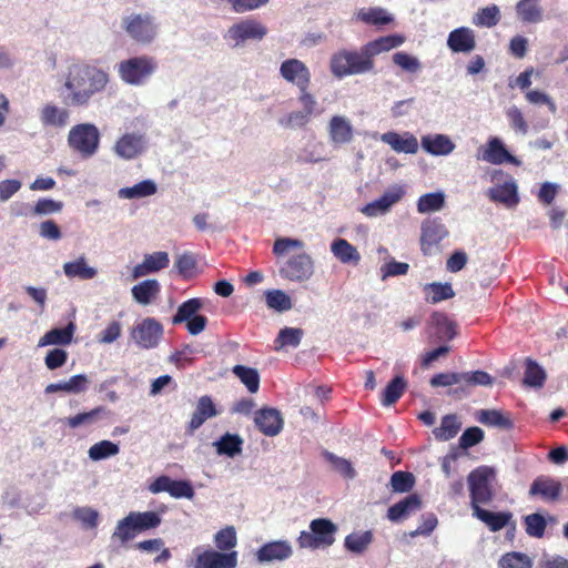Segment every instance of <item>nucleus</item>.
Segmentation results:
<instances>
[{
  "mask_svg": "<svg viewBox=\"0 0 568 568\" xmlns=\"http://www.w3.org/2000/svg\"><path fill=\"white\" fill-rule=\"evenodd\" d=\"M60 82V97L65 105L87 108L94 95L105 90L110 74L93 64L74 61L62 72Z\"/></svg>",
  "mask_w": 568,
  "mask_h": 568,
  "instance_id": "nucleus-1",
  "label": "nucleus"
},
{
  "mask_svg": "<svg viewBox=\"0 0 568 568\" xmlns=\"http://www.w3.org/2000/svg\"><path fill=\"white\" fill-rule=\"evenodd\" d=\"M304 246L303 241L293 237L282 236L274 241L272 252L277 258L278 275L282 278L303 283L314 275L315 264L310 254L301 252L285 258L290 251L302 250Z\"/></svg>",
  "mask_w": 568,
  "mask_h": 568,
  "instance_id": "nucleus-2",
  "label": "nucleus"
},
{
  "mask_svg": "<svg viewBox=\"0 0 568 568\" xmlns=\"http://www.w3.org/2000/svg\"><path fill=\"white\" fill-rule=\"evenodd\" d=\"M334 77L343 79L349 75L369 73L375 69V62L367 59L363 47L359 50H339L335 52L329 62Z\"/></svg>",
  "mask_w": 568,
  "mask_h": 568,
  "instance_id": "nucleus-3",
  "label": "nucleus"
},
{
  "mask_svg": "<svg viewBox=\"0 0 568 568\" xmlns=\"http://www.w3.org/2000/svg\"><path fill=\"white\" fill-rule=\"evenodd\" d=\"M159 68L158 60L148 54L131 57L116 64L119 78L133 87L144 85Z\"/></svg>",
  "mask_w": 568,
  "mask_h": 568,
  "instance_id": "nucleus-4",
  "label": "nucleus"
},
{
  "mask_svg": "<svg viewBox=\"0 0 568 568\" xmlns=\"http://www.w3.org/2000/svg\"><path fill=\"white\" fill-rule=\"evenodd\" d=\"M337 526L327 518H316L310 523V530L301 531L297 545L302 549L327 548L335 542Z\"/></svg>",
  "mask_w": 568,
  "mask_h": 568,
  "instance_id": "nucleus-5",
  "label": "nucleus"
},
{
  "mask_svg": "<svg viewBox=\"0 0 568 568\" xmlns=\"http://www.w3.org/2000/svg\"><path fill=\"white\" fill-rule=\"evenodd\" d=\"M122 29L136 43L151 44L159 34L156 19L150 13H131L122 19Z\"/></svg>",
  "mask_w": 568,
  "mask_h": 568,
  "instance_id": "nucleus-6",
  "label": "nucleus"
},
{
  "mask_svg": "<svg viewBox=\"0 0 568 568\" xmlns=\"http://www.w3.org/2000/svg\"><path fill=\"white\" fill-rule=\"evenodd\" d=\"M68 144L83 159H89L93 156L99 149V129L93 123L77 124L69 131Z\"/></svg>",
  "mask_w": 568,
  "mask_h": 568,
  "instance_id": "nucleus-7",
  "label": "nucleus"
},
{
  "mask_svg": "<svg viewBox=\"0 0 568 568\" xmlns=\"http://www.w3.org/2000/svg\"><path fill=\"white\" fill-rule=\"evenodd\" d=\"M495 470L487 466H480L468 475L471 509L480 504H488L493 500L494 491L491 484L495 480Z\"/></svg>",
  "mask_w": 568,
  "mask_h": 568,
  "instance_id": "nucleus-8",
  "label": "nucleus"
},
{
  "mask_svg": "<svg viewBox=\"0 0 568 568\" xmlns=\"http://www.w3.org/2000/svg\"><path fill=\"white\" fill-rule=\"evenodd\" d=\"M267 34V28L255 19H244L232 24L224 39L233 48L243 47L247 41H261Z\"/></svg>",
  "mask_w": 568,
  "mask_h": 568,
  "instance_id": "nucleus-9",
  "label": "nucleus"
},
{
  "mask_svg": "<svg viewBox=\"0 0 568 568\" xmlns=\"http://www.w3.org/2000/svg\"><path fill=\"white\" fill-rule=\"evenodd\" d=\"M163 335V326L153 317H146L132 329L131 336L141 348L150 349L158 346Z\"/></svg>",
  "mask_w": 568,
  "mask_h": 568,
  "instance_id": "nucleus-10",
  "label": "nucleus"
},
{
  "mask_svg": "<svg viewBox=\"0 0 568 568\" xmlns=\"http://www.w3.org/2000/svg\"><path fill=\"white\" fill-rule=\"evenodd\" d=\"M196 558L193 568H235L237 566V551L221 552L217 550L194 549Z\"/></svg>",
  "mask_w": 568,
  "mask_h": 568,
  "instance_id": "nucleus-11",
  "label": "nucleus"
},
{
  "mask_svg": "<svg viewBox=\"0 0 568 568\" xmlns=\"http://www.w3.org/2000/svg\"><path fill=\"white\" fill-rule=\"evenodd\" d=\"M402 186H393L384 192L377 200L369 202L359 209V212L367 217H378L386 215L393 205L398 203L404 196Z\"/></svg>",
  "mask_w": 568,
  "mask_h": 568,
  "instance_id": "nucleus-12",
  "label": "nucleus"
},
{
  "mask_svg": "<svg viewBox=\"0 0 568 568\" xmlns=\"http://www.w3.org/2000/svg\"><path fill=\"white\" fill-rule=\"evenodd\" d=\"M477 159L494 165L503 163H510L516 166L521 165V161L513 155L497 136H493L487 141L486 148L481 150V154Z\"/></svg>",
  "mask_w": 568,
  "mask_h": 568,
  "instance_id": "nucleus-13",
  "label": "nucleus"
},
{
  "mask_svg": "<svg viewBox=\"0 0 568 568\" xmlns=\"http://www.w3.org/2000/svg\"><path fill=\"white\" fill-rule=\"evenodd\" d=\"M281 77L297 87V89L308 88L311 83V72L307 65L298 59H287L280 67Z\"/></svg>",
  "mask_w": 568,
  "mask_h": 568,
  "instance_id": "nucleus-14",
  "label": "nucleus"
},
{
  "mask_svg": "<svg viewBox=\"0 0 568 568\" xmlns=\"http://www.w3.org/2000/svg\"><path fill=\"white\" fill-rule=\"evenodd\" d=\"M486 195L491 202L501 204L506 209H515L520 201L518 185L513 178L489 187Z\"/></svg>",
  "mask_w": 568,
  "mask_h": 568,
  "instance_id": "nucleus-15",
  "label": "nucleus"
},
{
  "mask_svg": "<svg viewBox=\"0 0 568 568\" xmlns=\"http://www.w3.org/2000/svg\"><path fill=\"white\" fill-rule=\"evenodd\" d=\"M146 149V140L140 133H125L114 144L113 152L123 160H132Z\"/></svg>",
  "mask_w": 568,
  "mask_h": 568,
  "instance_id": "nucleus-16",
  "label": "nucleus"
},
{
  "mask_svg": "<svg viewBox=\"0 0 568 568\" xmlns=\"http://www.w3.org/2000/svg\"><path fill=\"white\" fill-rule=\"evenodd\" d=\"M293 548L287 540H274L264 544L255 552V558L258 564H272L274 561H284L291 558Z\"/></svg>",
  "mask_w": 568,
  "mask_h": 568,
  "instance_id": "nucleus-17",
  "label": "nucleus"
},
{
  "mask_svg": "<svg viewBox=\"0 0 568 568\" xmlns=\"http://www.w3.org/2000/svg\"><path fill=\"white\" fill-rule=\"evenodd\" d=\"M254 423L265 436H276L283 428L284 420L275 408H262L255 413Z\"/></svg>",
  "mask_w": 568,
  "mask_h": 568,
  "instance_id": "nucleus-18",
  "label": "nucleus"
},
{
  "mask_svg": "<svg viewBox=\"0 0 568 568\" xmlns=\"http://www.w3.org/2000/svg\"><path fill=\"white\" fill-rule=\"evenodd\" d=\"M420 145L425 152L434 156H447L453 153L456 148L453 140L442 133L423 135Z\"/></svg>",
  "mask_w": 568,
  "mask_h": 568,
  "instance_id": "nucleus-19",
  "label": "nucleus"
},
{
  "mask_svg": "<svg viewBox=\"0 0 568 568\" xmlns=\"http://www.w3.org/2000/svg\"><path fill=\"white\" fill-rule=\"evenodd\" d=\"M447 47L455 53H469L476 48L474 30L468 27H459L449 32Z\"/></svg>",
  "mask_w": 568,
  "mask_h": 568,
  "instance_id": "nucleus-20",
  "label": "nucleus"
},
{
  "mask_svg": "<svg viewBox=\"0 0 568 568\" xmlns=\"http://www.w3.org/2000/svg\"><path fill=\"white\" fill-rule=\"evenodd\" d=\"M381 140L397 153L415 154L418 151V141L410 132L388 131L382 134Z\"/></svg>",
  "mask_w": 568,
  "mask_h": 568,
  "instance_id": "nucleus-21",
  "label": "nucleus"
},
{
  "mask_svg": "<svg viewBox=\"0 0 568 568\" xmlns=\"http://www.w3.org/2000/svg\"><path fill=\"white\" fill-rule=\"evenodd\" d=\"M422 508V500L417 494H410L390 506L387 510V518L393 523H399Z\"/></svg>",
  "mask_w": 568,
  "mask_h": 568,
  "instance_id": "nucleus-22",
  "label": "nucleus"
},
{
  "mask_svg": "<svg viewBox=\"0 0 568 568\" xmlns=\"http://www.w3.org/2000/svg\"><path fill=\"white\" fill-rule=\"evenodd\" d=\"M353 125L344 115H334L328 122V135L334 145L347 144L353 140Z\"/></svg>",
  "mask_w": 568,
  "mask_h": 568,
  "instance_id": "nucleus-23",
  "label": "nucleus"
},
{
  "mask_svg": "<svg viewBox=\"0 0 568 568\" xmlns=\"http://www.w3.org/2000/svg\"><path fill=\"white\" fill-rule=\"evenodd\" d=\"M405 42V37L400 34H388L379 37L362 45L367 59L374 61V58L381 53L388 52L400 47Z\"/></svg>",
  "mask_w": 568,
  "mask_h": 568,
  "instance_id": "nucleus-24",
  "label": "nucleus"
},
{
  "mask_svg": "<svg viewBox=\"0 0 568 568\" xmlns=\"http://www.w3.org/2000/svg\"><path fill=\"white\" fill-rule=\"evenodd\" d=\"M217 414L219 412L216 410L212 398L207 395L201 396L189 423V434H193L194 430L199 429L206 419L215 417Z\"/></svg>",
  "mask_w": 568,
  "mask_h": 568,
  "instance_id": "nucleus-25",
  "label": "nucleus"
},
{
  "mask_svg": "<svg viewBox=\"0 0 568 568\" xmlns=\"http://www.w3.org/2000/svg\"><path fill=\"white\" fill-rule=\"evenodd\" d=\"M39 118L43 126L62 129L69 123L70 112L65 108L48 103L41 108Z\"/></svg>",
  "mask_w": 568,
  "mask_h": 568,
  "instance_id": "nucleus-26",
  "label": "nucleus"
},
{
  "mask_svg": "<svg viewBox=\"0 0 568 568\" xmlns=\"http://www.w3.org/2000/svg\"><path fill=\"white\" fill-rule=\"evenodd\" d=\"M62 268L64 275L70 280L89 281L98 275V270L88 264V260L83 254L73 261L65 262Z\"/></svg>",
  "mask_w": 568,
  "mask_h": 568,
  "instance_id": "nucleus-27",
  "label": "nucleus"
},
{
  "mask_svg": "<svg viewBox=\"0 0 568 568\" xmlns=\"http://www.w3.org/2000/svg\"><path fill=\"white\" fill-rule=\"evenodd\" d=\"M89 378L85 374H77L71 376L68 381H60L45 386V394H53L63 392L68 394L84 393L89 387Z\"/></svg>",
  "mask_w": 568,
  "mask_h": 568,
  "instance_id": "nucleus-28",
  "label": "nucleus"
},
{
  "mask_svg": "<svg viewBox=\"0 0 568 568\" xmlns=\"http://www.w3.org/2000/svg\"><path fill=\"white\" fill-rule=\"evenodd\" d=\"M474 517L483 521L491 531H499L511 521L513 514L509 511L494 513L476 506L473 510Z\"/></svg>",
  "mask_w": 568,
  "mask_h": 568,
  "instance_id": "nucleus-29",
  "label": "nucleus"
},
{
  "mask_svg": "<svg viewBox=\"0 0 568 568\" xmlns=\"http://www.w3.org/2000/svg\"><path fill=\"white\" fill-rule=\"evenodd\" d=\"M422 245L433 246L442 242L447 235L448 231L439 219L426 220L422 224Z\"/></svg>",
  "mask_w": 568,
  "mask_h": 568,
  "instance_id": "nucleus-30",
  "label": "nucleus"
},
{
  "mask_svg": "<svg viewBox=\"0 0 568 568\" xmlns=\"http://www.w3.org/2000/svg\"><path fill=\"white\" fill-rule=\"evenodd\" d=\"M75 332V324L70 322L65 327H55L48 331L38 343L39 347L49 345L65 346L72 342Z\"/></svg>",
  "mask_w": 568,
  "mask_h": 568,
  "instance_id": "nucleus-31",
  "label": "nucleus"
},
{
  "mask_svg": "<svg viewBox=\"0 0 568 568\" xmlns=\"http://www.w3.org/2000/svg\"><path fill=\"white\" fill-rule=\"evenodd\" d=\"M562 489L560 481L549 477H538L535 479L529 488V494L540 495L546 500L558 499Z\"/></svg>",
  "mask_w": 568,
  "mask_h": 568,
  "instance_id": "nucleus-32",
  "label": "nucleus"
},
{
  "mask_svg": "<svg viewBox=\"0 0 568 568\" xmlns=\"http://www.w3.org/2000/svg\"><path fill=\"white\" fill-rule=\"evenodd\" d=\"M476 419L486 426L509 430L514 423L508 415L498 409H480L476 413Z\"/></svg>",
  "mask_w": 568,
  "mask_h": 568,
  "instance_id": "nucleus-33",
  "label": "nucleus"
},
{
  "mask_svg": "<svg viewBox=\"0 0 568 568\" xmlns=\"http://www.w3.org/2000/svg\"><path fill=\"white\" fill-rule=\"evenodd\" d=\"M356 20L369 26H385L394 21V17L384 8H362L355 13Z\"/></svg>",
  "mask_w": 568,
  "mask_h": 568,
  "instance_id": "nucleus-34",
  "label": "nucleus"
},
{
  "mask_svg": "<svg viewBox=\"0 0 568 568\" xmlns=\"http://www.w3.org/2000/svg\"><path fill=\"white\" fill-rule=\"evenodd\" d=\"M243 439L237 434L225 433L213 443L216 453L221 456L234 458L242 453Z\"/></svg>",
  "mask_w": 568,
  "mask_h": 568,
  "instance_id": "nucleus-35",
  "label": "nucleus"
},
{
  "mask_svg": "<svg viewBox=\"0 0 568 568\" xmlns=\"http://www.w3.org/2000/svg\"><path fill=\"white\" fill-rule=\"evenodd\" d=\"M158 192L156 183L146 179L143 180L132 186L121 187L118 191V196L120 199L133 200V199H143L148 196H152Z\"/></svg>",
  "mask_w": 568,
  "mask_h": 568,
  "instance_id": "nucleus-36",
  "label": "nucleus"
},
{
  "mask_svg": "<svg viewBox=\"0 0 568 568\" xmlns=\"http://www.w3.org/2000/svg\"><path fill=\"white\" fill-rule=\"evenodd\" d=\"M373 539L372 530L354 531L345 537L344 547L351 554L362 555L368 549Z\"/></svg>",
  "mask_w": 568,
  "mask_h": 568,
  "instance_id": "nucleus-37",
  "label": "nucleus"
},
{
  "mask_svg": "<svg viewBox=\"0 0 568 568\" xmlns=\"http://www.w3.org/2000/svg\"><path fill=\"white\" fill-rule=\"evenodd\" d=\"M159 292L160 284L156 280H144L131 290L133 298L142 305H149Z\"/></svg>",
  "mask_w": 568,
  "mask_h": 568,
  "instance_id": "nucleus-38",
  "label": "nucleus"
},
{
  "mask_svg": "<svg viewBox=\"0 0 568 568\" xmlns=\"http://www.w3.org/2000/svg\"><path fill=\"white\" fill-rule=\"evenodd\" d=\"M331 251L334 254V256L344 264H357L361 260V255L356 247L349 244L344 239L334 240L331 245Z\"/></svg>",
  "mask_w": 568,
  "mask_h": 568,
  "instance_id": "nucleus-39",
  "label": "nucleus"
},
{
  "mask_svg": "<svg viewBox=\"0 0 568 568\" xmlns=\"http://www.w3.org/2000/svg\"><path fill=\"white\" fill-rule=\"evenodd\" d=\"M540 0H520L516 6V11L521 21L527 23H537L542 20V8Z\"/></svg>",
  "mask_w": 568,
  "mask_h": 568,
  "instance_id": "nucleus-40",
  "label": "nucleus"
},
{
  "mask_svg": "<svg viewBox=\"0 0 568 568\" xmlns=\"http://www.w3.org/2000/svg\"><path fill=\"white\" fill-rule=\"evenodd\" d=\"M406 386L407 383L403 376H395L382 393V405L386 407L394 405L404 394Z\"/></svg>",
  "mask_w": 568,
  "mask_h": 568,
  "instance_id": "nucleus-41",
  "label": "nucleus"
},
{
  "mask_svg": "<svg viewBox=\"0 0 568 568\" xmlns=\"http://www.w3.org/2000/svg\"><path fill=\"white\" fill-rule=\"evenodd\" d=\"M203 300L199 297L190 298L179 305L176 313L172 317L174 325L186 323L189 320L195 317L199 311L203 307Z\"/></svg>",
  "mask_w": 568,
  "mask_h": 568,
  "instance_id": "nucleus-42",
  "label": "nucleus"
},
{
  "mask_svg": "<svg viewBox=\"0 0 568 568\" xmlns=\"http://www.w3.org/2000/svg\"><path fill=\"white\" fill-rule=\"evenodd\" d=\"M131 518L126 515L124 518L116 523V526L111 535L112 544L125 545L130 540L134 539L138 535Z\"/></svg>",
  "mask_w": 568,
  "mask_h": 568,
  "instance_id": "nucleus-43",
  "label": "nucleus"
},
{
  "mask_svg": "<svg viewBox=\"0 0 568 568\" xmlns=\"http://www.w3.org/2000/svg\"><path fill=\"white\" fill-rule=\"evenodd\" d=\"M105 414L106 408L104 406H98L90 412L79 413L74 416L68 417L65 419V424L73 429L80 426H90L95 424Z\"/></svg>",
  "mask_w": 568,
  "mask_h": 568,
  "instance_id": "nucleus-44",
  "label": "nucleus"
},
{
  "mask_svg": "<svg viewBox=\"0 0 568 568\" xmlns=\"http://www.w3.org/2000/svg\"><path fill=\"white\" fill-rule=\"evenodd\" d=\"M128 516L131 518L139 534L156 528L161 524V517L155 511H130Z\"/></svg>",
  "mask_w": 568,
  "mask_h": 568,
  "instance_id": "nucleus-45",
  "label": "nucleus"
},
{
  "mask_svg": "<svg viewBox=\"0 0 568 568\" xmlns=\"http://www.w3.org/2000/svg\"><path fill=\"white\" fill-rule=\"evenodd\" d=\"M72 519L79 521L83 529H95L99 525L100 514L89 506H77L71 513Z\"/></svg>",
  "mask_w": 568,
  "mask_h": 568,
  "instance_id": "nucleus-46",
  "label": "nucleus"
},
{
  "mask_svg": "<svg viewBox=\"0 0 568 568\" xmlns=\"http://www.w3.org/2000/svg\"><path fill=\"white\" fill-rule=\"evenodd\" d=\"M462 427V423L456 415H446L443 417L440 426L434 429L436 439L447 442L454 438Z\"/></svg>",
  "mask_w": 568,
  "mask_h": 568,
  "instance_id": "nucleus-47",
  "label": "nucleus"
},
{
  "mask_svg": "<svg viewBox=\"0 0 568 568\" xmlns=\"http://www.w3.org/2000/svg\"><path fill=\"white\" fill-rule=\"evenodd\" d=\"M265 302L268 308L280 313L287 312L293 307L291 297L282 290L266 291Z\"/></svg>",
  "mask_w": 568,
  "mask_h": 568,
  "instance_id": "nucleus-48",
  "label": "nucleus"
},
{
  "mask_svg": "<svg viewBox=\"0 0 568 568\" xmlns=\"http://www.w3.org/2000/svg\"><path fill=\"white\" fill-rule=\"evenodd\" d=\"M445 205L444 192H432L422 195L417 202V211L419 213L438 212Z\"/></svg>",
  "mask_w": 568,
  "mask_h": 568,
  "instance_id": "nucleus-49",
  "label": "nucleus"
},
{
  "mask_svg": "<svg viewBox=\"0 0 568 568\" xmlns=\"http://www.w3.org/2000/svg\"><path fill=\"white\" fill-rule=\"evenodd\" d=\"M119 452L120 448L118 444L104 439L92 445L88 450V455L91 460L99 462L115 456Z\"/></svg>",
  "mask_w": 568,
  "mask_h": 568,
  "instance_id": "nucleus-50",
  "label": "nucleus"
},
{
  "mask_svg": "<svg viewBox=\"0 0 568 568\" xmlns=\"http://www.w3.org/2000/svg\"><path fill=\"white\" fill-rule=\"evenodd\" d=\"M233 374L246 386L250 393H256L260 388V375L257 369L243 365H235Z\"/></svg>",
  "mask_w": 568,
  "mask_h": 568,
  "instance_id": "nucleus-51",
  "label": "nucleus"
},
{
  "mask_svg": "<svg viewBox=\"0 0 568 568\" xmlns=\"http://www.w3.org/2000/svg\"><path fill=\"white\" fill-rule=\"evenodd\" d=\"M500 20V10L496 4L485 7L473 17V23L477 27L493 28Z\"/></svg>",
  "mask_w": 568,
  "mask_h": 568,
  "instance_id": "nucleus-52",
  "label": "nucleus"
},
{
  "mask_svg": "<svg viewBox=\"0 0 568 568\" xmlns=\"http://www.w3.org/2000/svg\"><path fill=\"white\" fill-rule=\"evenodd\" d=\"M546 379V373L537 362L531 358L526 359V369L524 376V384L529 387L539 388L544 385Z\"/></svg>",
  "mask_w": 568,
  "mask_h": 568,
  "instance_id": "nucleus-53",
  "label": "nucleus"
},
{
  "mask_svg": "<svg viewBox=\"0 0 568 568\" xmlns=\"http://www.w3.org/2000/svg\"><path fill=\"white\" fill-rule=\"evenodd\" d=\"M323 457L333 466V468L339 473L343 477L354 479L356 477V470L348 459L339 457L328 450L323 452Z\"/></svg>",
  "mask_w": 568,
  "mask_h": 568,
  "instance_id": "nucleus-54",
  "label": "nucleus"
},
{
  "mask_svg": "<svg viewBox=\"0 0 568 568\" xmlns=\"http://www.w3.org/2000/svg\"><path fill=\"white\" fill-rule=\"evenodd\" d=\"M304 332L302 328L297 327H284L280 331L275 344L276 349L283 348L285 346L297 347L301 344Z\"/></svg>",
  "mask_w": 568,
  "mask_h": 568,
  "instance_id": "nucleus-55",
  "label": "nucleus"
},
{
  "mask_svg": "<svg viewBox=\"0 0 568 568\" xmlns=\"http://www.w3.org/2000/svg\"><path fill=\"white\" fill-rule=\"evenodd\" d=\"M424 291L432 293V296L427 300L433 304L452 298L455 295L454 290L449 283H428L425 285Z\"/></svg>",
  "mask_w": 568,
  "mask_h": 568,
  "instance_id": "nucleus-56",
  "label": "nucleus"
},
{
  "mask_svg": "<svg viewBox=\"0 0 568 568\" xmlns=\"http://www.w3.org/2000/svg\"><path fill=\"white\" fill-rule=\"evenodd\" d=\"M63 209V203L61 201H55L49 197L39 199L32 210L31 215L33 216H45L55 213H60Z\"/></svg>",
  "mask_w": 568,
  "mask_h": 568,
  "instance_id": "nucleus-57",
  "label": "nucleus"
},
{
  "mask_svg": "<svg viewBox=\"0 0 568 568\" xmlns=\"http://www.w3.org/2000/svg\"><path fill=\"white\" fill-rule=\"evenodd\" d=\"M390 487L394 493H407L415 485V477L412 473L398 470L390 477Z\"/></svg>",
  "mask_w": 568,
  "mask_h": 568,
  "instance_id": "nucleus-58",
  "label": "nucleus"
},
{
  "mask_svg": "<svg viewBox=\"0 0 568 568\" xmlns=\"http://www.w3.org/2000/svg\"><path fill=\"white\" fill-rule=\"evenodd\" d=\"M500 568H531V559L523 552L511 551L505 554L499 560Z\"/></svg>",
  "mask_w": 568,
  "mask_h": 568,
  "instance_id": "nucleus-59",
  "label": "nucleus"
},
{
  "mask_svg": "<svg viewBox=\"0 0 568 568\" xmlns=\"http://www.w3.org/2000/svg\"><path fill=\"white\" fill-rule=\"evenodd\" d=\"M214 542L220 550H231L236 546V531L233 526H227L214 535Z\"/></svg>",
  "mask_w": 568,
  "mask_h": 568,
  "instance_id": "nucleus-60",
  "label": "nucleus"
},
{
  "mask_svg": "<svg viewBox=\"0 0 568 568\" xmlns=\"http://www.w3.org/2000/svg\"><path fill=\"white\" fill-rule=\"evenodd\" d=\"M392 59L394 64H396L402 70L408 73H417L422 69L420 61L416 57L410 55L407 52L398 51L393 54Z\"/></svg>",
  "mask_w": 568,
  "mask_h": 568,
  "instance_id": "nucleus-61",
  "label": "nucleus"
},
{
  "mask_svg": "<svg viewBox=\"0 0 568 568\" xmlns=\"http://www.w3.org/2000/svg\"><path fill=\"white\" fill-rule=\"evenodd\" d=\"M432 324L437 328L440 337L453 339L456 335L455 324L443 313L432 315Z\"/></svg>",
  "mask_w": 568,
  "mask_h": 568,
  "instance_id": "nucleus-62",
  "label": "nucleus"
},
{
  "mask_svg": "<svg viewBox=\"0 0 568 568\" xmlns=\"http://www.w3.org/2000/svg\"><path fill=\"white\" fill-rule=\"evenodd\" d=\"M526 532L530 537L541 538L545 534L547 523L540 514H530L524 518Z\"/></svg>",
  "mask_w": 568,
  "mask_h": 568,
  "instance_id": "nucleus-63",
  "label": "nucleus"
},
{
  "mask_svg": "<svg viewBox=\"0 0 568 568\" xmlns=\"http://www.w3.org/2000/svg\"><path fill=\"white\" fill-rule=\"evenodd\" d=\"M312 115L306 114L305 111H293L278 119V124L285 129H301L305 126Z\"/></svg>",
  "mask_w": 568,
  "mask_h": 568,
  "instance_id": "nucleus-64",
  "label": "nucleus"
}]
</instances>
